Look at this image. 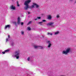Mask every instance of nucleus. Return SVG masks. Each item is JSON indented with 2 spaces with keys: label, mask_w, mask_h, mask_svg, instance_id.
Returning <instances> with one entry per match:
<instances>
[{
  "label": "nucleus",
  "mask_w": 76,
  "mask_h": 76,
  "mask_svg": "<svg viewBox=\"0 0 76 76\" xmlns=\"http://www.w3.org/2000/svg\"><path fill=\"white\" fill-rule=\"evenodd\" d=\"M73 52V49H71L70 48H67L66 50H63L62 52V54H65V55H67L68 53H72Z\"/></svg>",
  "instance_id": "obj_1"
},
{
  "label": "nucleus",
  "mask_w": 76,
  "mask_h": 76,
  "mask_svg": "<svg viewBox=\"0 0 76 76\" xmlns=\"http://www.w3.org/2000/svg\"><path fill=\"white\" fill-rule=\"evenodd\" d=\"M30 2H31V0L26 1L25 2L24 4V5L26 6L25 8V10H28V9L29 8V5H28V4H29Z\"/></svg>",
  "instance_id": "obj_2"
},
{
  "label": "nucleus",
  "mask_w": 76,
  "mask_h": 76,
  "mask_svg": "<svg viewBox=\"0 0 76 76\" xmlns=\"http://www.w3.org/2000/svg\"><path fill=\"white\" fill-rule=\"evenodd\" d=\"M45 41L46 42V43L48 44V48H50L51 47V42L50 41L48 40L47 38H46L45 39Z\"/></svg>",
  "instance_id": "obj_3"
},
{
  "label": "nucleus",
  "mask_w": 76,
  "mask_h": 76,
  "mask_svg": "<svg viewBox=\"0 0 76 76\" xmlns=\"http://www.w3.org/2000/svg\"><path fill=\"white\" fill-rule=\"evenodd\" d=\"M15 57H16L17 59H18L19 58V52L17 51L15 52Z\"/></svg>",
  "instance_id": "obj_4"
},
{
  "label": "nucleus",
  "mask_w": 76,
  "mask_h": 76,
  "mask_svg": "<svg viewBox=\"0 0 76 76\" xmlns=\"http://www.w3.org/2000/svg\"><path fill=\"white\" fill-rule=\"evenodd\" d=\"M33 5L31 6V8H34V7L37 8V7H38V5H37L36 3H33Z\"/></svg>",
  "instance_id": "obj_5"
},
{
  "label": "nucleus",
  "mask_w": 76,
  "mask_h": 76,
  "mask_svg": "<svg viewBox=\"0 0 76 76\" xmlns=\"http://www.w3.org/2000/svg\"><path fill=\"white\" fill-rule=\"evenodd\" d=\"M54 24V22H50V23H48L47 24V26H50L51 27H54V26L53 25Z\"/></svg>",
  "instance_id": "obj_6"
},
{
  "label": "nucleus",
  "mask_w": 76,
  "mask_h": 76,
  "mask_svg": "<svg viewBox=\"0 0 76 76\" xmlns=\"http://www.w3.org/2000/svg\"><path fill=\"white\" fill-rule=\"evenodd\" d=\"M20 18L18 17V21L17 22V23L18 25H19L20 24Z\"/></svg>",
  "instance_id": "obj_7"
},
{
  "label": "nucleus",
  "mask_w": 76,
  "mask_h": 76,
  "mask_svg": "<svg viewBox=\"0 0 76 76\" xmlns=\"http://www.w3.org/2000/svg\"><path fill=\"white\" fill-rule=\"evenodd\" d=\"M10 8H11V9H12V10H15V7L13 5H12L10 6Z\"/></svg>",
  "instance_id": "obj_8"
},
{
  "label": "nucleus",
  "mask_w": 76,
  "mask_h": 76,
  "mask_svg": "<svg viewBox=\"0 0 76 76\" xmlns=\"http://www.w3.org/2000/svg\"><path fill=\"white\" fill-rule=\"evenodd\" d=\"M48 19L49 20H51V19H52V17H51V15H49L48 16Z\"/></svg>",
  "instance_id": "obj_9"
},
{
  "label": "nucleus",
  "mask_w": 76,
  "mask_h": 76,
  "mask_svg": "<svg viewBox=\"0 0 76 76\" xmlns=\"http://www.w3.org/2000/svg\"><path fill=\"white\" fill-rule=\"evenodd\" d=\"M38 48H39L41 49V50H44V48H43V47L41 46H38Z\"/></svg>",
  "instance_id": "obj_10"
},
{
  "label": "nucleus",
  "mask_w": 76,
  "mask_h": 76,
  "mask_svg": "<svg viewBox=\"0 0 76 76\" xmlns=\"http://www.w3.org/2000/svg\"><path fill=\"white\" fill-rule=\"evenodd\" d=\"M43 23L42 22H38L40 26H42V25H43V24L42 23Z\"/></svg>",
  "instance_id": "obj_11"
},
{
  "label": "nucleus",
  "mask_w": 76,
  "mask_h": 76,
  "mask_svg": "<svg viewBox=\"0 0 76 76\" xmlns=\"http://www.w3.org/2000/svg\"><path fill=\"white\" fill-rule=\"evenodd\" d=\"M7 28H10V26L9 25H6L5 27V29H6Z\"/></svg>",
  "instance_id": "obj_12"
},
{
  "label": "nucleus",
  "mask_w": 76,
  "mask_h": 76,
  "mask_svg": "<svg viewBox=\"0 0 76 76\" xmlns=\"http://www.w3.org/2000/svg\"><path fill=\"white\" fill-rule=\"evenodd\" d=\"M60 34V32L59 31H57L56 32H55V35H57V34Z\"/></svg>",
  "instance_id": "obj_13"
},
{
  "label": "nucleus",
  "mask_w": 76,
  "mask_h": 76,
  "mask_svg": "<svg viewBox=\"0 0 76 76\" xmlns=\"http://www.w3.org/2000/svg\"><path fill=\"white\" fill-rule=\"evenodd\" d=\"M34 48H38V46L35 45L34 46Z\"/></svg>",
  "instance_id": "obj_14"
},
{
  "label": "nucleus",
  "mask_w": 76,
  "mask_h": 76,
  "mask_svg": "<svg viewBox=\"0 0 76 76\" xmlns=\"http://www.w3.org/2000/svg\"><path fill=\"white\" fill-rule=\"evenodd\" d=\"M17 6H20V5L19 4V2L18 1H17Z\"/></svg>",
  "instance_id": "obj_15"
},
{
  "label": "nucleus",
  "mask_w": 76,
  "mask_h": 76,
  "mask_svg": "<svg viewBox=\"0 0 76 76\" xmlns=\"http://www.w3.org/2000/svg\"><path fill=\"white\" fill-rule=\"evenodd\" d=\"M28 30H29V31H30V30L31 29V28L29 27H27Z\"/></svg>",
  "instance_id": "obj_16"
},
{
  "label": "nucleus",
  "mask_w": 76,
  "mask_h": 76,
  "mask_svg": "<svg viewBox=\"0 0 76 76\" xmlns=\"http://www.w3.org/2000/svg\"><path fill=\"white\" fill-rule=\"evenodd\" d=\"M32 22V21H29L27 24V25H29V24H31V23Z\"/></svg>",
  "instance_id": "obj_17"
},
{
  "label": "nucleus",
  "mask_w": 76,
  "mask_h": 76,
  "mask_svg": "<svg viewBox=\"0 0 76 76\" xmlns=\"http://www.w3.org/2000/svg\"><path fill=\"white\" fill-rule=\"evenodd\" d=\"M42 22H46V20H42Z\"/></svg>",
  "instance_id": "obj_18"
},
{
  "label": "nucleus",
  "mask_w": 76,
  "mask_h": 76,
  "mask_svg": "<svg viewBox=\"0 0 76 76\" xmlns=\"http://www.w3.org/2000/svg\"><path fill=\"white\" fill-rule=\"evenodd\" d=\"M56 18H60V16H59V15H57L56 16Z\"/></svg>",
  "instance_id": "obj_19"
},
{
  "label": "nucleus",
  "mask_w": 76,
  "mask_h": 76,
  "mask_svg": "<svg viewBox=\"0 0 76 76\" xmlns=\"http://www.w3.org/2000/svg\"><path fill=\"white\" fill-rule=\"evenodd\" d=\"M2 54H5V53H6V52H5V51L4 52H2Z\"/></svg>",
  "instance_id": "obj_20"
},
{
  "label": "nucleus",
  "mask_w": 76,
  "mask_h": 76,
  "mask_svg": "<svg viewBox=\"0 0 76 76\" xmlns=\"http://www.w3.org/2000/svg\"><path fill=\"white\" fill-rule=\"evenodd\" d=\"M41 17H38V19H41Z\"/></svg>",
  "instance_id": "obj_21"
},
{
  "label": "nucleus",
  "mask_w": 76,
  "mask_h": 76,
  "mask_svg": "<svg viewBox=\"0 0 76 76\" xmlns=\"http://www.w3.org/2000/svg\"><path fill=\"white\" fill-rule=\"evenodd\" d=\"M24 34V32H23V31L21 32V34H22V35H23Z\"/></svg>",
  "instance_id": "obj_22"
},
{
  "label": "nucleus",
  "mask_w": 76,
  "mask_h": 76,
  "mask_svg": "<svg viewBox=\"0 0 76 76\" xmlns=\"http://www.w3.org/2000/svg\"><path fill=\"white\" fill-rule=\"evenodd\" d=\"M29 59H30L29 57L28 58H27L28 61H29Z\"/></svg>",
  "instance_id": "obj_23"
},
{
  "label": "nucleus",
  "mask_w": 76,
  "mask_h": 76,
  "mask_svg": "<svg viewBox=\"0 0 76 76\" xmlns=\"http://www.w3.org/2000/svg\"><path fill=\"white\" fill-rule=\"evenodd\" d=\"M9 51V50H6L5 51V52H8V51Z\"/></svg>",
  "instance_id": "obj_24"
},
{
  "label": "nucleus",
  "mask_w": 76,
  "mask_h": 76,
  "mask_svg": "<svg viewBox=\"0 0 76 76\" xmlns=\"http://www.w3.org/2000/svg\"><path fill=\"white\" fill-rule=\"evenodd\" d=\"M42 37L44 38L45 37V35H42Z\"/></svg>",
  "instance_id": "obj_25"
},
{
  "label": "nucleus",
  "mask_w": 76,
  "mask_h": 76,
  "mask_svg": "<svg viewBox=\"0 0 76 76\" xmlns=\"http://www.w3.org/2000/svg\"><path fill=\"white\" fill-rule=\"evenodd\" d=\"M21 25H23V22H22L21 23Z\"/></svg>",
  "instance_id": "obj_26"
},
{
  "label": "nucleus",
  "mask_w": 76,
  "mask_h": 76,
  "mask_svg": "<svg viewBox=\"0 0 76 76\" xmlns=\"http://www.w3.org/2000/svg\"><path fill=\"white\" fill-rule=\"evenodd\" d=\"M73 0H70V1H69V2H71V3H72V2H73Z\"/></svg>",
  "instance_id": "obj_27"
},
{
  "label": "nucleus",
  "mask_w": 76,
  "mask_h": 76,
  "mask_svg": "<svg viewBox=\"0 0 76 76\" xmlns=\"http://www.w3.org/2000/svg\"><path fill=\"white\" fill-rule=\"evenodd\" d=\"M74 4H76V1H75Z\"/></svg>",
  "instance_id": "obj_28"
},
{
  "label": "nucleus",
  "mask_w": 76,
  "mask_h": 76,
  "mask_svg": "<svg viewBox=\"0 0 76 76\" xmlns=\"http://www.w3.org/2000/svg\"><path fill=\"white\" fill-rule=\"evenodd\" d=\"M7 41H8V39H6V42H7Z\"/></svg>",
  "instance_id": "obj_29"
},
{
  "label": "nucleus",
  "mask_w": 76,
  "mask_h": 76,
  "mask_svg": "<svg viewBox=\"0 0 76 76\" xmlns=\"http://www.w3.org/2000/svg\"><path fill=\"white\" fill-rule=\"evenodd\" d=\"M50 33L48 32V35H50Z\"/></svg>",
  "instance_id": "obj_30"
},
{
  "label": "nucleus",
  "mask_w": 76,
  "mask_h": 76,
  "mask_svg": "<svg viewBox=\"0 0 76 76\" xmlns=\"http://www.w3.org/2000/svg\"><path fill=\"white\" fill-rule=\"evenodd\" d=\"M50 35H53V34L50 33Z\"/></svg>",
  "instance_id": "obj_31"
},
{
  "label": "nucleus",
  "mask_w": 76,
  "mask_h": 76,
  "mask_svg": "<svg viewBox=\"0 0 76 76\" xmlns=\"http://www.w3.org/2000/svg\"><path fill=\"white\" fill-rule=\"evenodd\" d=\"M28 14H30V12H28Z\"/></svg>",
  "instance_id": "obj_32"
},
{
  "label": "nucleus",
  "mask_w": 76,
  "mask_h": 76,
  "mask_svg": "<svg viewBox=\"0 0 76 76\" xmlns=\"http://www.w3.org/2000/svg\"><path fill=\"white\" fill-rule=\"evenodd\" d=\"M38 10H39H39H41L40 9H39V8H38Z\"/></svg>",
  "instance_id": "obj_33"
},
{
  "label": "nucleus",
  "mask_w": 76,
  "mask_h": 76,
  "mask_svg": "<svg viewBox=\"0 0 76 76\" xmlns=\"http://www.w3.org/2000/svg\"><path fill=\"white\" fill-rule=\"evenodd\" d=\"M8 38H10V35H8Z\"/></svg>",
  "instance_id": "obj_34"
},
{
  "label": "nucleus",
  "mask_w": 76,
  "mask_h": 76,
  "mask_svg": "<svg viewBox=\"0 0 76 76\" xmlns=\"http://www.w3.org/2000/svg\"><path fill=\"white\" fill-rule=\"evenodd\" d=\"M34 20H37V19H34Z\"/></svg>",
  "instance_id": "obj_35"
},
{
  "label": "nucleus",
  "mask_w": 76,
  "mask_h": 76,
  "mask_svg": "<svg viewBox=\"0 0 76 76\" xmlns=\"http://www.w3.org/2000/svg\"><path fill=\"white\" fill-rule=\"evenodd\" d=\"M39 30H40V31H41V29H39Z\"/></svg>",
  "instance_id": "obj_36"
},
{
  "label": "nucleus",
  "mask_w": 76,
  "mask_h": 76,
  "mask_svg": "<svg viewBox=\"0 0 76 76\" xmlns=\"http://www.w3.org/2000/svg\"><path fill=\"white\" fill-rule=\"evenodd\" d=\"M37 19H38V17H37Z\"/></svg>",
  "instance_id": "obj_37"
},
{
  "label": "nucleus",
  "mask_w": 76,
  "mask_h": 76,
  "mask_svg": "<svg viewBox=\"0 0 76 76\" xmlns=\"http://www.w3.org/2000/svg\"><path fill=\"white\" fill-rule=\"evenodd\" d=\"M48 76H51V75H49Z\"/></svg>",
  "instance_id": "obj_38"
},
{
  "label": "nucleus",
  "mask_w": 76,
  "mask_h": 76,
  "mask_svg": "<svg viewBox=\"0 0 76 76\" xmlns=\"http://www.w3.org/2000/svg\"><path fill=\"white\" fill-rule=\"evenodd\" d=\"M39 7V6L38 5V7Z\"/></svg>",
  "instance_id": "obj_39"
},
{
  "label": "nucleus",
  "mask_w": 76,
  "mask_h": 76,
  "mask_svg": "<svg viewBox=\"0 0 76 76\" xmlns=\"http://www.w3.org/2000/svg\"><path fill=\"white\" fill-rule=\"evenodd\" d=\"M12 45H13V44H12Z\"/></svg>",
  "instance_id": "obj_40"
}]
</instances>
